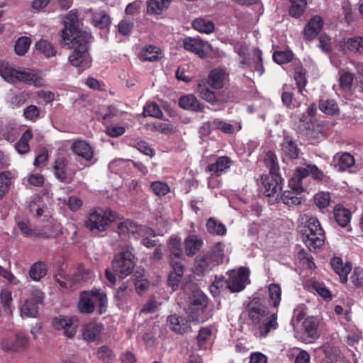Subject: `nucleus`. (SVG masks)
I'll list each match as a JSON object with an SVG mask.
<instances>
[{
  "instance_id": "nucleus-1",
  "label": "nucleus",
  "mask_w": 363,
  "mask_h": 363,
  "mask_svg": "<svg viewBox=\"0 0 363 363\" xmlns=\"http://www.w3.org/2000/svg\"><path fill=\"white\" fill-rule=\"evenodd\" d=\"M92 39L91 33L79 30L77 31L73 26L62 30V44L67 46L72 51L68 60L74 67H80L84 69L91 66V57L89 52V43Z\"/></svg>"
},
{
  "instance_id": "nucleus-2",
  "label": "nucleus",
  "mask_w": 363,
  "mask_h": 363,
  "mask_svg": "<svg viewBox=\"0 0 363 363\" xmlns=\"http://www.w3.org/2000/svg\"><path fill=\"white\" fill-rule=\"evenodd\" d=\"M311 175L317 182H322L325 178V174L315 164H308L304 167H298L296 169L294 176L289 181V187L292 191H285L281 196H279V201L291 207L298 206L302 202V198L298 196V193L303 191V179Z\"/></svg>"
},
{
  "instance_id": "nucleus-3",
  "label": "nucleus",
  "mask_w": 363,
  "mask_h": 363,
  "mask_svg": "<svg viewBox=\"0 0 363 363\" xmlns=\"http://www.w3.org/2000/svg\"><path fill=\"white\" fill-rule=\"evenodd\" d=\"M246 311L259 337H265L269 333L277 329L279 325L277 313H269L267 307L262 304L259 298H253L247 303Z\"/></svg>"
},
{
  "instance_id": "nucleus-4",
  "label": "nucleus",
  "mask_w": 363,
  "mask_h": 363,
  "mask_svg": "<svg viewBox=\"0 0 363 363\" xmlns=\"http://www.w3.org/2000/svg\"><path fill=\"white\" fill-rule=\"evenodd\" d=\"M305 224L302 240L311 251L321 247L325 242V233L318 219L311 215L304 214L301 217Z\"/></svg>"
},
{
  "instance_id": "nucleus-5",
  "label": "nucleus",
  "mask_w": 363,
  "mask_h": 363,
  "mask_svg": "<svg viewBox=\"0 0 363 363\" xmlns=\"http://www.w3.org/2000/svg\"><path fill=\"white\" fill-rule=\"evenodd\" d=\"M134 259L133 248L128 245L123 246L112 261L113 271L121 279L127 277L133 271Z\"/></svg>"
},
{
  "instance_id": "nucleus-6",
  "label": "nucleus",
  "mask_w": 363,
  "mask_h": 363,
  "mask_svg": "<svg viewBox=\"0 0 363 363\" xmlns=\"http://www.w3.org/2000/svg\"><path fill=\"white\" fill-rule=\"evenodd\" d=\"M119 218V215L110 209L98 208L89 213L85 226L94 233L106 230L110 223Z\"/></svg>"
},
{
  "instance_id": "nucleus-7",
  "label": "nucleus",
  "mask_w": 363,
  "mask_h": 363,
  "mask_svg": "<svg viewBox=\"0 0 363 363\" xmlns=\"http://www.w3.org/2000/svg\"><path fill=\"white\" fill-rule=\"evenodd\" d=\"M94 302L99 304L101 312L106 307L107 296L101 289L84 291L80 295L78 308L83 313H91L94 311Z\"/></svg>"
},
{
  "instance_id": "nucleus-8",
  "label": "nucleus",
  "mask_w": 363,
  "mask_h": 363,
  "mask_svg": "<svg viewBox=\"0 0 363 363\" xmlns=\"http://www.w3.org/2000/svg\"><path fill=\"white\" fill-rule=\"evenodd\" d=\"M208 305V298L199 289L194 290L188 298V304L185 308L190 320L199 321Z\"/></svg>"
},
{
  "instance_id": "nucleus-9",
  "label": "nucleus",
  "mask_w": 363,
  "mask_h": 363,
  "mask_svg": "<svg viewBox=\"0 0 363 363\" xmlns=\"http://www.w3.org/2000/svg\"><path fill=\"white\" fill-rule=\"evenodd\" d=\"M296 132L308 139H318L322 135V128L319 124L302 114L296 123Z\"/></svg>"
},
{
  "instance_id": "nucleus-10",
  "label": "nucleus",
  "mask_w": 363,
  "mask_h": 363,
  "mask_svg": "<svg viewBox=\"0 0 363 363\" xmlns=\"http://www.w3.org/2000/svg\"><path fill=\"white\" fill-rule=\"evenodd\" d=\"M184 48L198 55L201 59L208 58L213 51V48L208 42L201 38L187 37L183 40Z\"/></svg>"
},
{
  "instance_id": "nucleus-11",
  "label": "nucleus",
  "mask_w": 363,
  "mask_h": 363,
  "mask_svg": "<svg viewBox=\"0 0 363 363\" xmlns=\"http://www.w3.org/2000/svg\"><path fill=\"white\" fill-rule=\"evenodd\" d=\"M28 345V337L20 332L16 334L13 339H3L0 342V347L5 352H17L27 349Z\"/></svg>"
},
{
  "instance_id": "nucleus-12",
  "label": "nucleus",
  "mask_w": 363,
  "mask_h": 363,
  "mask_svg": "<svg viewBox=\"0 0 363 363\" xmlns=\"http://www.w3.org/2000/svg\"><path fill=\"white\" fill-rule=\"evenodd\" d=\"M264 186V194L267 197H274L279 202V191L282 189V179L280 174H269L262 177Z\"/></svg>"
},
{
  "instance_id": "nucleus-13",
  "label": "nucleus",
  "mask_w": 363,
  "mask_h": 363,
  "mask_svg": "<svg viewBox=\"0 0 363 363\" xmlns=\"http://www.w3.org/2000/svg\"><path fill=\"white\" fill-rule=\"evenodd\" d=\"M52 326L55 330H63L66 337L72 338L77 333L78 320L74 317L59 315L53 319Z\"/></svg>"
},
{
  "instance_id": "nucleus-14",
  "label": "nucleus",
  "mask_w": 363,
  "mask_h": 363,
  "mask_svg": "<svg viewBox=\"0 0 363 363\" xmlns=\"http://www.w3.org/2000/svg\"><path fill=\"white\" fill-rule=\"evenodd\" d=\"M250 270L247 267H240L238 271H233L228 274L230 291L233 293L243 290L248 281Z\"/></svg>"
},
{
  "instance_id": "nucleus-15",
  "label": "nucleus",
  "mask_w": 363,
  "mask_h": 363,
  "mask_svg": "<svg viewBox=\"0 0 363 363\" xmlns=\"http://www.w3.org/2000/svg\"><path fill=\"white\" fill-rule=\"evenodd\" d=\"M319 322L314 317H310L303 322V337H300L301 340L305 343H311L320 337L318 332Z\"/></svg>"
},
{
  "instance_id": "nucleus-16",
  "label": "nucleus",
  "mask_w": 363,
  "mask_h": 363,
  "mask_svg": "<svg viewBox=\"0 0 363 363\" xmlns=\"http://www.w3.org/2000/svg\"><path fill=\"white\" fill-rule=\"evenodd\" d=\"M68 160L62 157L55 160L53 172L55 177L60 182L69 184L72 181V177L67 172Z\"/></svg>"
},
{
  "instance_id": "nucleus-17",
  "label": "nucleus",
  "mask_w": 363,
  "mask_h": 363,
  "mask_svg": "<svg viewBox=\"0 0 363 363\" xmlns=\"http://www.w3.org/2000/svg\"><path fill=\"white\" fill-rule=\"evenodd\" d=\"M167 325L172 331L178 334L186 333L191 328L189 321L184 317L177 314L168 317Z\"/></svg>"
},
{
  "instance_id": "nucleus-18",
  "label": "nucleus",
  "mask_w": 363,
  "mask_h": 363,
  "mask_svg": "<svg viewBox=\"0 0 363 363\" xmlns=\"http://www.w3.org/2000/svg\"><path fill=\"white\" fill-rule=\"evenodd\" d=\"M169 263L172 266V271H171L168 277V284L174 291L179 286L184 274V264H182L180 261L174 260L173 259L169 261Z\"/></svg>"
},
{
  "instance_id": "nucleus-19",
  "label": "nucleus",
  "mask_w": 363,
  "mask_h": 363,
  "mask_svg": "<svg viewBox=\"0 0 363 363\" xmlns=\"http://www.w3.org/2000/svg\"><path fill=\"white\" fill-rule=\"evenodd\" d=\"M179 105L185 110L194 112H203L204 105L200 103L194 94L182 96L179 99Z\"/></svg>"
},
{
  "instance_id": "nucleus-20",
  "label": "nucleus",
  "mask_w": 363,
  "mask_h": 363,
  "mask_svg": "<svg viewBox=\"0 0 363 363\" xmlns=\"http://www.w3.org/2000/svg\"><path fill=\"white\" fill-rule=\"evenodd\" d=\"M86 13L90 15L92 24L98 28L103 29L111 24V17L104 11H94L89 9Z\"/></svg>"
},
{
  "instance_id": "nucleus-21",
  "label": "nucleus",
  "mask_w": 363,
  "mask_h": 363,
  "mask_svg": "<svg viewBox=\"0 0 363 363\" xmlns=\"http://www.w3.org/2000/svg\"><path fill=\"white\" fill-rule=\"evenodd\" d=\"M323 25V21L320 16H313L306 24L304 29V37L308 40H313L319 33Z\"/></svg>"
},
{
  "instance_id": "nucleus-22",
  "label": "nucleus",
  "mask_w": 363,
  "mask_h": 363,
  "mask_svg": "<svg viewBox=\"0 0 363 363\" xmlns=\"http://www.w3.org/2000/svg\"><path fill=\"white\" fill-rule=\"evenodd\" d=\"M72 150L78 156L86 161H91L94 157V151L91 146L85 140H76L72 145Z\"/></svg>"
},
{
  "instance_id": "nucleus-23",
  "label": "nucleus",
  "mask_w": 363,
  "mask_h": 363,
  "mask_svg": "<svg viewBox=\"0 0 363 363\" xmlns=\"http://www.w3.org/2000/svg\"><path fill=\"white\" fill-rule=\"evenodd\" d=\"M340 46L342 51L347 50L362 54L363 53V37L344 38L340 42Z\"/></svg>"
},
{
  "instance_id": "nucleus-24",
  "label": "nucleus",
  "mask_w": 363,
  "mask_h": 363,
  "mask_svg": "<svg viewBox=\"0 0 363 363\" xmlns=\"http://www.w3.org/2000/svg\"><path fill=\"white\" fill-rule=\"evenodd\" d=\"M22 82L36 87H41L45 85V81L42 77L25 71H17L15 78V82Z\"/></svg>"
},
{
  "instance_id": "nucleus-25",
  "label": "nucleus",
  "mask_w": 363,
  "mask_h": 363,
  "mask_svg": "<svg viewBox=\"0 0 363 363\" xmlns=\"http://www.w3.org/2000/svg\"><path fill=\"white\" fill-rule=\"evenodd\" d=\"M232 164V160L227 156L219 157L214 163L208 165L206 170L212 174L220 176L225 172Z\"/></svg>"
},
{
  "instance_id": "nucleus-26",
  "label": "nucleus",
  "mask_w": 363,
  "mask_h": 363,
  "mask_svg": "<svg viewBox=\"0 0 363 363\" xmlns=\"http://www.w3.org/2000/svg\"><path fill=\"white\" fill-rule=\"evenodd\" d=\"M133 289L128 285V282L123 283L116 291L114 294V300L119 308H123L130 299Z\"/></svg>"
},
{
  "instance_id": "nucleus-27",
  "label": "nucleus",
  "mask_w": 363,
  "mask_h": 363,
  "mask_svg": "<svg viewBox=\"0 0 363 363\" xmlns=\"http://www.w3.org/2000/svg\"><path fill=\"white\" fill-rule=\"evenodd\" d=\"M103 325L101 323H90L86 325L82 330L83 340L86 342H94L99 336Z\"/></svg>"
},
{
  "instance_id": "nucleus-28",
  "label": "nucleus",
  "mask_w": 363,
  "mask_h": 363,
  "mask_svg": "<svg viewBox=\"0 0 363 363\" xmlns=\"http://www.w3.org/2000/svg\"><path fill=\"white\" fill-rule=\"evenodd\" d=\"M333 162L339 171H345L354 164L353 156L348 152H339L334 155Z\"/></svg>"
},
{
  "instance_id": "nucleus-29",
  "label": "nucleus",
  "mask_w": 363,
  "mask_h": 363,
  "mask_svg": "<svg viewBox=\"0 0 363 363\" xmlns=\"http://www.w3.org/2000/svg\"><path fill=\"white\" fill-rule=\"evenodd\" d=\"M206 79H201L196 87V91L199 96L207 102L214 105L217 102L215 93L208 87Z\"/></svg>"
},
{
  "instance_id": "nucleus-30",
  "label": "nucleus",
  "mask_w": 363,
  "mask_h": 363,
  "mask_svg": "<svg viewBox=\"0 0 363 363\" xmlns=\"http://www.w3.org/2000/svg\"><path fill=\"white\" fill-rule=\"evenodd\" d=\"M330 264L334 271L340 276L341 281L345 283L347 281V274L352 269L351 265L349 263H346L343 266L342 261L339 257L333 258Z\"/></svg>"
},
{
  "instance_id": "nucleus-31",
  "label": "nucleus",
  "mask_w": 363,
  "mask_h": 363,
  "mask_svg": "<svg viewBox=\"0 0 363 363\" xmlns=\"http://www.w3.org/2000/svg\"><path fill=\"white\" fill-rule=\"evenodd\" d=\"M203 240L196 235H189L184 241L185 252L187 256L194 255L202 247Z\"/></svg>"
},
{
  "instance_id": "nucleus-32",
  "label": "nucleus",
  "mask_w": 363,
  "mask_h": 363,
  "mask_svg": "<svg viewBox=\"0 0 363 363\" xmlns=\"http://www.w3.org/2000/svg\"><path fill=\"white\" fill-rule=\"evenodd\" d=\"M225 71L220 68H216L211 71L206 79L207 84L215 89H221L223 86Z\"/></svg>"
},
{
  "instance_id": "nucleus-33",
  "label": "nucleus",
  "mask_w": 363,
  "mask_h": 363,
  "mask_svg": "<svg viewBox=\"0 0 363 363\" xmlns=\"http://www.w3.org/2000/svg\"><path fill=\"white\" fill-rule=\"evenodd\" d=\"M215 265L216 264H214L209 255L205 254L196 259L194 273L197 275H202Z\"/></svg>"
},
{
  "instance_id": "nucleus-34",
  "label": "nucleus",
  "mask_w": 363,
  "mask_h": 363,
  "mask_svg": "<svg viewBox=\"0 0 363 363\" xmlns=\"http://www.w3.org/2000/svg\"><path fill=\"white\" fill-rule=\"evenodd\" d=\"M29 98L30 94L28 91L15 92L8 96V103L12 108H18L23 106Z\"/></svg>"
},
{
  "instance_id": "nucleus-35",
  "label": "nucleus",
  "mask_w": 363,
  "mask_h": 363,
  "mask_svg": "<svg viewBox=\"0 0 363 363\" xmlns=\"http://www.w3.org/2000/svg\"><path fill=\"white\" fill-rule=\"evenodd\" d=\"M17 225L21 233L27 237H41L49 239L55 238V236L53 233L48 234L46 232H40L35 229H32L28 226V223L25 221H18L17 223Z\"/></svg>"
},
{
  "instance_id": "nucleus-36",
  "label": "nucleus",
  "mask_w": 363,
  "mask_h": 363,
  "mask_svg": "<svg viewBox=\"0 0 363 363\" xmlns=\"http://www.w3.org/2000/svg\"><path fill=\"white\" fill-rule=\"evenodd\" d=\"M171 0H147V12L150 14H161L167 9Z\"/></svg>"
},
{
  "instance_id": "nucleus-37",
  "label": "nucleus",
  "mask_w": 363,
  "mask_h": 363,
  "mask_svg": "<svg viewBox=\"0 0 363 363\" xmlns=\"http://www.w3.org/2000/svg\"><path fill=\"white\" fill-rule=\"evenodd\" d=\"M335 221L341 226L345 227L350 221L351 212L342 206H337L333 210Z\"/></svg>"
},
{
  "instance_id": "nucleus-38",
  "label": "nucleus",
  "mask_w": 363,
  "mask_h": 363,
  "mask_svg": "<svg viewBox=\"0 0 363 363\" xmlns=\"http://www.w3.org/2000/svg\"><path fill=\"white\" fill-rule=\"evenodd\" d=\"M281 150L284 155L290 159L298 158L300 152V150L297 147V145L289 137H286L281 143Z\"/></svg>"
},
{
  "instance_id": "nucleus-39",
  "label": "nucleus",
  "mask_w": 363,
  "mask_h": 363,
  "mask_svg": "<svg viewBox=\"0 0 363 363\" xmlns=\"http://www.w3.org/2000/svg\"><path fill=\"white\" fill-rule=\"evenodd\" d=\"M33 138V133L30 129L26 130L18 141L16 143L15 147L20 154H26L30 150L29 140Z\"/></svg>"
},
{
  "instance_id": "nucleus-40",
  "label": "nucleus",
  "mask_w": 363,
  "mask_h": 363,
  "mask_svg": "<svg viewBox=\"0 0 363 363\" xmlns=\"http://www.w3.org/2000/svg\"><path fill=\"white\" fill-rule=\"evenodd\" d=\"M194 29L200 33H211L214 30V23L206 18H196L192 22Z\"/></svg>"
},
{
  "instance_id": "nucleus-41",
  "label": "nucleus",
  "mask_w": 363,
  "mask_h": 363,
  "mask_svg": "<svg viewBox=\"0 0 363 363\" xmlns=\"http://www.w3.org/2000/svg\"><path fill=\"white\" fill-rule=\"evenodd\" d=\"M264 162L269 171V174H279V166L278 159L272 151H268L264 156Z\"/></svg>"
},
{
  "instance_id": "nucleus-42",
  "label": "nucleus",
  "mask_w": 363,
  "mask_h": 363,
  "mask_svg": "<svg viewBox=\"0 0 363 363\" xmlns=\"http://www.w3.org/2000/svg\"><path fill=\"white\" fill-rule=\"evenodd\" d=\"M118 230L120 235H134L142 230V228L130 220H124L118 225Z\"/></svg>"
},
{
  "instance_id": "nucleus-43",
  "label": "nucleus",
  "mask_w": 363,
  "mask_h": 363,
  "mask_svg": "<svg viewBox=\"0 0 363 363\" xmlns=\"http://www.w3.org/2000/svg\"><path fill=\"white\" fill-rule=\"evenodd\" d=\"M17 69L13 68L8 62H0V75L7 82L15 83Z\"/></svg>"
},
{
  "instance_id": "nucleus-44",
  "label": "nucleus",
  "mask_w": 363,
  "mask_h": 363,
  "mask_svg": "<svg viewBox=\"0 0 363 363\" xmlns=\"http://www.w3.org/2000/svg\"><path fill=\"white\" fill-rule=\"evenodd\" d=\"M48 272L46 265L43 262L33 264L29 271L30 278L34 281H40Z\"/></svg>"
},
{
  "instance_id": "nucleus-45",
  "label": "nucleus",
  "mask_w": 363,
  "mask_h": 363,
  "mask_svg": "<svg viewBox=\"0 0 363 363\" xmlns=\"http://www.w3.org/2000/svg\"><path fill=\"white\" fill-rule=\"evenodd\" d=\"M269 303L277 307L281 301V289L279 284H271L268 286Z\"/></svg>"
},
{
  "instance_id": "nucleus-46",
  "label": "nucleus",
  "mask_w": 363,
  "mask_h": 363,
  "mask_svg": "<svg viewBox=\"0 0 363 363\" xmlns=\"http://www.w3.org/2000/svg\"><path fill=\"white\" fill-rule=\"evenodd\" d=\"M290 3L289 13L291 16L298 18L303 14L307 5L306 0H290Z\"/></svg>"
},
{
  "instance_id": "nucleus-47",
  "label": "nucleus",
  "mask_w": 363,
  "mask_h": 363,
  "mask_svg": "<svg viewBox=\"0 0 363 363\" xmlns=\"http://www.w3.org/2000/svg\"><path fill=\"white\" fill-rule=\"evenodd\" d=\"M169 247L170 250V261L172 259L178 260L183 256V250L182 249L181 239L171 238L169 241Z\"/></svg>"
},
{
  "instance_id": "nucleus-48",
  "label": "nucleus",
  "mask_w": 363,
  "mask_h": 363,
  "mask_svg": "<svg viewBox=\"0 0 363 363\" xmlns=\"http://www.w3.org/2000/svg\"><path fill=\"white\" fill-rule=\"evenodd\" d=\"M37 305L33 301L26 299L21 309V315L28 318H36L38 314Z\"/></svg>"
},
{
  "instance_id": "nucleus-49",
  "label": "nucleus",
  "mask_w": 363,
  "mask_h": 363,
  "mask_svg": "<svg viewBox=\"0 0 363 363\" xmlns=\"http://www.w3.org/2000/svg\"><path fill=\"white\" fill-rule=\"evenodd\" d=\"M211 330L208 328H202L200 329L197 335V345L196 350H206V342L211 337Z\"/></svg>"
},
{
  "instance_id": "nucleus-50",
  "label": "nucleus",
  "mask_w": 363,
  "mask_h": 363,
  "mask_svg": "<svg viewBox=\"0 0 363 363\" xmlns=\"http://www.w3.org/2000/svg\"><path fill=\"white\" fill-rule=\"evenodd\" d=\"M161 57V52L159 48L150 45L145 48L141 53V58L143 61L155 62Z\"/></svg>"
},
{
  "instance_id": "nucleus-51",
  "label": "nucleus",
  "mask_w": 363,
  "mask_h": 363,
  "mask_svg": "<svg viewBox=\"0 0 363 363\" xmlns=\"http://www.w3.org/2000/svg\"><path fill=\"white\" fill-rule=\"evenodd\" d=\"M37 50L43 53L46 57H50L56 54V51L51 43L45 40H40L35 44Z\"/></svg>"
},
{
  "instance_id": "nucleus-52",
  "label": "nucleus",
  "mask_w": 363,
  "mask_h": 363,
  "mask_svg": "<svg viewBox=\"0 0 363 363\" xmlns=\"http://www.w3.org/2000/svg\"><path fill=\"white\" fill-rule=\"evenodd\" d=\"M96 355L98 359L104 363H111L116 357L115 353L106 345L98 348Z\"/></svg>"
},
{
  "instance_id": "nucleus-53",
  "label": "nucleus",
  "mask_w": 363,
  "mask_h": 363,
  "mask_svg": "<svg viewBox=\"0 0 363 363\" xmlns=\"http://www.w3.org/2000/svg\"><path fill=\"white\" fill-rule=\"evenodd\" d=\"M206 228L208 231L211 234H215L218 235H223L226 233L225 226L220 223L217 221L212 218H210L206 222Z\"/></svg>"
},
{
  "instance_id": "nucleus-54",
  "label": "nucleus",
  "mask_w": 363,
  "mask_h": 363,
  "mask_svg": "<svg viewBox=\"0 0 363 363\" xmlns=\"http://www.w3.org/2000/svg\"><path fill=\"white\" fill-rule=\"evenodd\" d=\"M330 202V196L328 192H320L314 196V203L321 211H324L328 208Z\"/></svg>"
},
{
  "instance_id": "nucleus-55",
  "label": "nucleus",
  "mask_w": 363,
  "mask_h": 363,
  "mask_svg": "<svg viewBox=\"0 0 363 363\" xmlns=\"http://www.w3.org/2000/svg\"><path fill=\"white\" fill-rule=\"evenodd\" d=\"M319 108L321 111L328 115H334L339 111L338 106L334 100L320 101Z\"/></svg>"
},
{
  "instance_id": "nucleus-56",
  "label": "nucleus",
  "mask_w": 363,
  "mask_h": 363,
  "mask_svg": "<svg viewBox=\"0 0 363 363\" xmlns=\"http://www.w3.org/2000/svg\"><path fill=\"white\" fill-rule=\"evenodd\" d=\"M12 176V173L9 171L0 173V199L3 198L9 191L10 179Z\"/></svg>"
},
{
  "instance_id": "nucleus-57",
  "label": "nucleus",
  "mask_w": 363,
  "mask_h": 363,
  "mask_svg": "<svg viewBox=\"0 0 363 363\" xmlns=\"http://www.w3.org/2000/svg\"><path fill=\"white\" fill-rule=\"evenodd\" d=\"M31 40L28 37L19 38L15 45V52L18 55H23L30 48Z\"/></svg>"
},
{
  "instance_id": "nucleus-58",
  "label": "nucleus",
  "mask_w": 363,
  "mask_h": 363,
  "mask_svg": "<svg viewBox=\"0 0 363 363\" xmlns=\"http://www.w3.org/2000/svg\"><path fill=\"white\" fill-rule=\"evenodd\" d=\"M306 69L303 67H297L295 69L294 79L299 92H301L306 85L307 81L306 78Z\"/></svg>"
},
{
  "instance_id": "nucleus-59",
  "label": "nucleus",
  "mask_w": 363,
  "mask_h": 363,
  "mask_svg": "<svg viewBox=\"0 0 363 363\" xmlns=\"http://www.w3.org/2000/svg\"><path fill=\"white\" fill-rule=\"evenodd\" d=\"M209 256L216 265L223 262L224 258V245L220 242L217 243Z\"/></svg>"
},
{
  "instance_id": "nucleus-60",
  "label": "nucleus",
  "mask_w": 363,
  "mask_h": 363,
  "mask_svg": "<svg viewBox=\"0 0 363 363\" xmlns=\"http://www.w3.org/2000/svg\"><path fill=\"white\" fill-rule=\"evenodd\" d=\"M40 115V108L35 105H30L23 111V117L28 121H36Z\"/></svg>"
},
{
  "instance_id": "nucleus-61",
  "label": "nucleus",
  "mask_w": 363,
  "mask_h": 363,
  "mask_svg": "<svg viewBox=\"0 0 363 363\" xmlns=\"http://www.w3.org/2000/svg\"><path fill=\"white\" fill-rule=\"evenodd\" d=\"M152 191L158 196H162L169 192V186L162 182H152L150 184Z\"/></svg>"
},
{
  "instance_id": "nucleus-62",
  "label": "nucleus",
  "mask_w": 363,
  "mask_h": 363,
  "mask_svg": "<svg viewBox=\"0 0 363 363\" xmlns=\"http://www.w3.org/2000/svg\"><path fill=\"white\" fill-rule=\"evenodd\" d=\"M293 54L291 51H275L273 54L274 61L279 64H285L291 61Z\"/></svg>"
},
{
  "instance_id": "nucleus-63",
  "label": "nucleus",
  "mask_w": 363,
  "mask_h": 363,
  "mask_svg": "<svg viewBox=\"0 0 363 363\" xmlns=\"http://www.w3.org/2000/svg\"><path fill=\"white\" fill-rule=\"evenodd\" d=\"M144 114L155 118H161L162 116L160 106L155 103L146 104L144 107Z\"/></svg>"
},
{
  "instance_id": "nucleus-64",
  "label": "nucleus",
  "mask_w": 363,
  "mask_h": 363,
  "mask_svg": "<svg viewBox=\"0 0 363 363\" xmlns=\"http://www.w3.org/2000/svg\"><path fill=\"white\" fill-rule=\"evenodd\" d=\"M212 125L215 128L219 129L225 133L230 134L234 130V127L232 124L228 123L218 118H216L212 121Z\"/></svg>"
}]
</instances>
